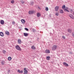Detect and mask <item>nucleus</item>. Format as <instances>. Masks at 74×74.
<instances>
[{
    "label": "nucleus",
    "instance_id": "obj_32",
    "mask_svg": "<svg viewBox=\"0 0 74 74\" xmlns=\"http://www.w3.org/2000/svg\"><path fill=\"white\" fill-rule=\"evenodd\" d=\"M21 3L22 4H23L24 3V2H22Z\"/></svg>",
    "mask_w": 74,
    "mask_h": 74
},
{
    "label": "nucleus",
    "instance_id": "obj_29",
    "mask_svg": "<svg viewBox=\"0 0 74 74\" xmlns=\"http://www.w3.org/2000/svg\"><path fill=\"white\" fill-rule=\"evenodd\" d=\"M62 38H63V39H65V37L64 36H62Z\"/></svg>",
    "mask_w": 74,
    "mask_h": 74
},
{
    "label": "nucleus",
    "instance_id": "obj_24",
    "mask_svg": "<svg viewBox=\"0 0 74 74\" xmlns=\"http://www.w3.org/2000/svg\"><path fill=\"white\" fill-rule=\"evenodd\" d=\"M59 13L58 12H56L55 14V15H56V16H59Z\"/></svg>",
    "mask_w": 74,
    "mask_h": 74
},
{
    "label": "nucleus",
    "instance_id": "obj_25",
    "mask_svg": "<svg viewBox=\"0 0 74 74\" xmlns=\"http://www.w3.org/2000/svg\"><path fill=\"white\" fill-rule=\"evenodd\" d=\"M72 30L71 29H69L68 30V31L69 32V33H71V31Z\"/></svg>",
    "mask_w": 74,
    "mask_h": 74
},
{
    "label": "nucleus",
    "instance_id": "obj_13",
    "mask_svg": "<svg viewBox=\"0 0 74 74\" xmlns=\"http://www.w3.org/2000/svg\"><path fill=\"white\" fill-rule=\"evenodd\" d=\"M0 35L2 37H3V36H4V34L3 32H0Z\"/></svg>",
    "mask_w": 74,
    "mask_h": 74
},
{
    "label": "nucleus",
    "instance_id": "obj_20",
    "mask_svg": "<svg viewBox=\"0 0 74 74\" xmlns=\"http://www.w3.org/2000/svg\"><path fill=\"white\" fill-rule=\"evenodd\" d=\"M46 59L47 60H49L50 59V57L49 56H47L46 57Z\"/></svg>",
    "mask_w": 74,
    "mask_h": 74
},
{
    "label": "nucleus",
    "instance_id": "obj_9",
    "mask_svg": "<svg viewBox=\"0 0 74 74\" xmlns=\"http://www.w3.org/2000/svg\"><path fill=\"white\" fill-rule=\"evenodd\" d=\"M64 65L66 66V67H69V64L66 62H64L63 63Z\"/></svg>",
    "mask_w": 74,
    "mask_h": 74
},
{
    "label": "nucleus",
    "instance_id": "obj_14",
    "mask_svg": "<svg viewBox=\"0 0 74 74\" xmlns=\"http://www.w3.org/2000/svg\"><path fill=\"white\" fill-rule=\"evenodd\" d=\"M37 15L38 17H39V16H41V14H40V13H38L37 14Z\"/></svg>",
    "mask_w": 74,
    "mask_h": 74
},
{
    "label": "nucleus",
    "instance_id": "obj_19",
    "mask_svg": "<svg viewBox=\"0 0 74 74\" xmlns=\"http://www.w3.org/2000/svg\"><path fill=\"white\" fill-rule=\"evenodd\" d=\"M32 49H36V47L34 46H32L31 47Z\"/></svg>",
    "mask_w": 74,
    "mask_h": 74
},
{
    "label": "nucleus",
    "instance_id": "obj_28",
    "mask_svg": "<svg viewBox=\"0 0 74 74\" xmlns=\"http://www.w3.org/2000/svg\"><path fill=\"white\" fill-rule=\"evenodd\" d=\"M25 29L27 31H28L29 30V29H28L27 28H25Z\"/></svg>",
    "mask_w": 74,
    "mask_h": 74
},
{
    "label": "nucleus",
    "instance_id": "obj_33",
    "mask_svg": "<svg viewBox=\"0 0 74 74\" xmlns=\"http://www.w3.org/2000/svg\"><path fill=\"white\" fill-rule=\"evenodd\" d=\"M8 72H10V70H8Z\"/></svg>",
    "mask_w": 74,
    "mask_h": 74
},
{
    "label": "nucleus",
    "instance_id": "obj_21",
    "mask_svg": "<svg viewBox=\"0 0 74 74\" xmlns=\"http://www.w3.org/2000/svg\"><path fill=\"white\" fill-rule=\"evenodd\" d=\"M49 10V9L48 8L46 7L45 8V10L46 11H48Z\"/></svg>",
    "mask_w": 74,
    "mask_h": 74
},
{
    "label": "nucleus",
    "instance_id": "obj_22",
    "mask_svg": "<svg viewBox=\"0 0 74 74\" xmlns=\"http://www.w3.org/2000/svg\"><path fill=\"white\" fill-rule=\"evenodd\" d=\"M15 2V1H14V0H12L11 1V3L12 4H14V2Z\"/></svg>",
    "mask_w": 74,
    "mask_h": 74
},
{
    "label": "nucleus",
    "instance_id": "obj_11",
    "mask_svg": "<svg viewBox=\"0 0 74 74\" xmlns=\"http://www.w3.org/2000/svg\"><path fill=\"white\" fill-rule=\"evenodd\" d=\"M18 73H23V71L22 70L20 71V70H18Z\"/></svg>",
    "mask_w": 74,
    "mask_h": 74
},
{
    "label": "nucleus",
    "instance_id": "obj_7",
    "mask_svg": "<svg viewBox=\"0 0 74 74\" xmlns=\"http://www.w3.org/2000/svg\"><path fill=\"white\" fill-rule=\"evenodd\" d=\"M0 23L1 25H4V21L3 20H1L0 21Z\"/></svg>",
    "mask_w": 74,
    "mask_h": 74
},
{
    "label": "nucleus",
    "instance_id": "obj_30",
    "mask_svg": "<svg viewBox=\"0 0 74 74\" xmlns=\"http://www.w3.org/2000/svg\"><path fill=\"white\" fill-rule=\"evenodd\" d=\"M12 24H15V22H12Z\"/></svg>",
    "mask_w": 74,
    "mask_h": 74
},
{
    "label": "nucleus",
    "instance_id": "obj_1",
    "mask_svg": "<svg viewBox=\"0 0 74 74\" xmlns=\"http://www.w3.org/2000/svg\"><path fill=\"white\" fill-rule=\"evenodd\" d=\"M15 48L17 50H18V51H21V47L19 46L18 45H16L15 46Z\"/></svg>",
    "mask_w": 74,
    "mask_h": 74
},
{
    "label": "nucleus",
    "instance_id": "obj_16",
    "mask_svg": "<svg viewBox=\"0 0 74 74\" xmlns=\"http://www.w3.org/2000/svg\"><path fill=\"white\" fill-rule=\"evenodd\" d=\"M21 22H22L23 23H25V20L22 19H21Z\"/></svg>",
    "mask_w": 74,
    "mask_h": 74
},
{
    "label": "nucleus",
    "instance_id": "obj_34",
    "mask_svg": "<svg viewBox=\"0 0 74 74\" xmlns=\"http://www.w3.org/2000/svg\"><path fill=\"white\" fill-rule=\"evenodd\" d=\"M66 9H68V8H66Z\"/></svg>",
    "mask_w": 74,
    "mask_h": 74
},
{
    "label": "nucleus",
    "instance_id": "obj_8",
    "mask_svg": "<svg viewBox=\"0 0 74 74\" xmlns=\"http://www.w3.org/2000/svg\"><path fill=\"white\" fill-rule=\"evenodd\" d=\"M34 13V11H29V14H32Z\"/></svg>",
    "mask_w": 74,
    "mask_h": 74
},
{
    "label": "nucleus",
    "instance_id": "obj_26",
    "mask_svg": "<svg viewBox=\"0 0 74 74\" xmlns=\"http://www.w3.org/2000/svg\"><path fill=\"white\" fill-rule=\"evenodd\" d=\"M1 63L2 64V65H4V61L2 62H1Z\"/></svg>",
    "mask_w": 74,
    "mask_h": 74
},
{
    "label": "nucleus",
    "instance_id": "obj_27",
    "mask_svg": "<svg viewBox=\"0 0 74 74\" xmlns=\"http://www.w3.org/2000/svg\"><path fill=\"white\" fill-rule=\"evenodd\" d=\"M3 52L4 53H5V52H6V51H5V50H3Z\"/></svg>",
    "mask_w": 74,
    "mask_h": 74
},
{
    "label": "nucleus",
    "instance_id": "obj_3",
    "mask_svg": "<svg viewBox=\"0 0 74 74\" xmlns=\"http://www.w3.org/2000/svg\"><path fill=\"white\" fill-rule=\"evenodd\" d=\"M69 16L70 17V18L72 19H74V17L73 15L71 14H70L69 15Z\"/></svg>",
    "mask_w": 74,
    "mask_h": 74
},
{
    "label": "nucleus",
    "instance_id": "obj_31",
    "mask_svg": "<svg viewBox=\"0 0 74 74\" xmlns=\"http://www.w3.org/2000/svg\"><path fill=\"white\" fill-rule=\"evenodd\" d=\"M72 35L73 37H74V33H72Z\"/></svg>",
    "mask_w": 74,
    "mask_h": 74
},
{
    "label": "nucleus",
    "instance_id": "obj_5",
    "mask_svg": "<svg viewBox=\"0 0 74 74\" xmlns=\"http://www.w3.org/2000/svg\"><path fill=\"white\" fill-rule=\"evenodd\" d=\"M24 74H26L27 73V71L26 70V68H25L24 69Z\"/></svg>",
    "mask_w": 74,
    "mask_h": 74
},
{
    "label": "nucleus",
    "instance_id": "obj_17",
    "mask_svg": "<svg viewBox=\"0 0 74 74\" xmlns=\"http://www.w3.org/2000/svg\"><path fill=\"white\" fill-rule=\"evenodd\" d=\"M18 42L19 44H21V40L19 39L18 40Z\"/></svg>",
    "mask_w": 74,
    "mask_h": 74
},
{
    "label": "nucleus",
    "instance_id": "obj_12",
    "mask_svg": "<svg viewBox=\"0 0 74 74\" xmlns=\"http://www.w3.org/2000/svg\"><path fill=\"white\" fill-rule=\"evenodd\" d=\"M24 35L25 36V37H27V36L29 35V34L27 33H24Z\"/></svg>",
    "mask_w": 74,
    "mask_h": 74
},
{
    "label": "nucleus",
    "instance_id": "obj_15",
    "mask_svg": "<svg viewBox=\"0 0 74 74\" xmlns=\"http://www.w3.org/2000/svg\"><path fill=\"white\" fill-rule=\"evenodd\" d=\"M5 34H6L8 35V36H9V35H10V33H9V32H8V31H6Z\"/></svg>",
    "mask_w": 74,
    "mask_h": 74
},
{
    "label": "nucleus",
    "instance_id": "obj_23",
    "mask_svg": "<svg viewBox=\"0 0 74 74\" xmlns=\"http://www.w3.org/2000/svg\"><path fill=\"white\" fill-rule=\"evenodd\" d=\"M8 60H11L12 59L11 57H8Z\"/></svg>",
    "mask_w": 74,
    "mask_h": 74
},
{
    "label": "nucleus",
    "instance_id": "obj_2",
    "mask_svg": "<svg viewBox=\"0 0 74 74\" xmlns=\"http://www.w3.org/2000/svg\"><path fill=\"white\" fill-rule=\"evenodd\" d=\"M56 48H57V45H54L52 47V50H53V51H55L56 49Z\"/></svg>",
    "mask_w": 74,
    "mask_h": 74
},
{
    "label": "nucleus",
    "instance_id": "obj_10",
    "mask_svg": "<svg viewBox=\"0 0 74 74\" xmlns=\"http://www.w3.org/2000/svg\"><path fill=\"white\" fill-rule=\"evenodd\" d=\"M45 53H50V51H49V50L47 49L45 51Z\"/></svg>",
    "mask_w": 74,
    "mask_h": 74
},
{
    "label": "nucleus",
    "instance_id": "obj_18",
    "mask_svg": "<svg viewBox=\"0 0 74 74\" xmlns=\"http://www.w3.org/2000/svg\"><path fill=\"white\" fill-rule=\"evenodd\" d=\"M60 12L61 14H63V13L64 12L63 11V10H60Z\"/></svg>",
    "mask_w": 74,
    "mask_h": 74
},
{
    "label": "nucleus",
    "instance_id": "obj_4",
    "mask_svg": "<svg viewBox=\"0 0 74 74\" xmlns=\"http://www.w3.org/2000/svg\"><path fill=\"white\" fill-rule=\"evenodd\" d=\"M65 7H66V6H65V5H64L62 6V9H64V10L65 11H67V12H69V10H67L66 9H64V8H65Z\"/></svg>",
    "mask_w": 74,
    "mask_h": 74
},
{
    "label": "nucleus",
    "instance_id": "obj_6",
    "mask_svg": "<svg viewBox=\"0 0 74 74\" xmlns=\"http://www.w3.org/2000/svg\"><path fill=\"white\" fill-rule=\"evenodd\" d=\"M59 7L58 6H56L55 7V10L56 11H58L59 10Z\"/></svg>",
    "mask_w": 74,
    "mask_h": 74
}]
</instances>
